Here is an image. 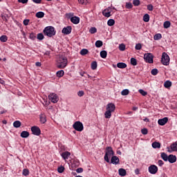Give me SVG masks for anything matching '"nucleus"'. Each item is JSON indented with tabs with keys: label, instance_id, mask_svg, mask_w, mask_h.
<instances>
[{
	"label": "nucleus",
	"instance_id": "obj_58",
	"mask_svg": "<svg viewBox=\"0 0 177 177\" xmlns=\"http://www.w3.org/2000/svg\"><path fill=\"white\" fill-rule=\"evenodd\" d=\"M20 3H28V0H18Z\"/></svg>",
	"mask_w": 177,
	"mask_h": 177
},
{
	"label": "nucleus",
	"instance_id": "obj_47",
	"mask_svg": "<svg viewBox=\"0 0 177 177\" xmlns=\"http://www.w3.org/2000/svg\"><path fill=\"white\" fill-rule=\"evenodd\" d=\"M126 8L127 9H132V8H133V5H132V3L131 2L126 3Z\"/></svg>",
	"mask_w": 177,
	"mask_h": 177
},
{
	"label": "nucleus",
	"instance_id": "obj_4",
	"mask_svg": "<svg viewBox=\"0 0 177 177\" xmlns=\"http://www.w3.org/2000/svg\"><path fill=\"white\" fill-rule=\"evenodd\" d=\"M67 66V59L64 58V57H60L58 59V68H65Z\"/></svg>",
	"mask_w": 177,
	"mask_h": 177
},
{
	"label": "nucleus",
	"instance_id": "obj_38",
	"mask_svg": "<svg viewBox=\"0 0 177 177\" xmlns=\"http://www.w3.org/2000/svg\"><path fill=\"white\" fill-rule=\"evenodd\" d=\"M91 68L93 70H96V68H97V62H96V61L91 63Z\"/></svg>",
	"mask_w": 177,
	"mask_h": 177
},
{
	"label": "nucleus",
	"instance_id": "obj_23",
	"mask_svg": "<svg viewBox=\"0 0 177 177\" xmlns=\"http://www.w3.org/2000/svg\"><path fill=\"white\" fill-rule=\"evenodd\" d=\"M160 157L163 161H168L169 156L165 152L161 153Z\"/></svg>",
	"mask_w": 177,
	"mask_h": 177
},
{
	"label": "nucleus",
	"instance_id": "obj_63",
	"mask_svg": "<svg viewBox=\"0 0 177 177\" xmlns=\"http://www.w3.org/2000/svg\"><path fill=\"white\" fill-rule=\"evenodd\" d=\"M85 1H86V0H78V2L81 5H84V3H85Z\"/></svg>",
	"mask_w": 177,
	"mask_h": 177
},
{
	"label": "nucleus",
	"instance_id": "obj_46",
	"mask_svg": "<svg viewBox=\"0 0 177 177\" xmlns=\"http://www.w3.org/2000/svg\"><path fill=\"white\" fill-rule=\"evenodd\" d=\"M133 5L134 6H139V5H140V0H133Z\"/></svg>",
	"mask_w": 177,
	"mask_h": 177
},
{
	"label": "nucleus",
	"instance_id": "obj_8",
	"mask_svg": "<svg viewBox=\"0 0 177 177\" xmlns=\"http://www.w3.org/2000/svg\"><path fill=\"white\" fill-rule=\"evenodd\" d=\"M111 12H113V8L108 7L102 11V15L104 17H110L111 16Z\"/></svg>",
	"mask_w": 177,
	"mask_h": 177
},
{
	"label": "nucleus",
	"instance_id": "obj_11",
	"mask_svg": "<svg viewBox=\"0 0 177 177\" xmlns=\"http://www.w3.org/2000/svg\"><path fill=\"white\" fill-rule=\"evenodd\" d=\"M73 28L71 26H67L66 28H64L62 30V34L65 35H68V34H71V31Z\"/></svg>",
	"mask_w": 177,
	"mask_h": 177
},
{
	"label": "nucleus",
	"instance_id": "obj_43",
	"mask_svg": "<svg viewBox=\"0 0 177 177\" xmlns=\"http://www.w3.org/2000/svg\"><path fill=\"white\" fill-rule=\"evenodd\" d=\"M147 10H149V12H153V10H154V6H153V5L151 4H149L147 6Z\"/></svg>",
	"mask_w": 177,
	"mask_h": 177
},
{
	"label": "nucleus",
	"instance_id": "obj_5",
	"mask_svg": "<svg viewBox=\"0 0 177 177\" xmlns=\"http://www.w3.org/2000/svg\"><path fill=\"white\" fill-rule=\"evenodd\" d=\"M73 128L78 132H82L84 131V124H82V122L77 121L73 124Z\"/></svg>",
	"mask_w": 177,
	"mask_h": 177
},
{
	"label": "nucleus",
	"instance_id": "obj_34",
	"mask_svg": "<svg viewBox=\"0 0 177 177\" xmlns=\"http://www.w3.org/2000/svg\"><path fill=\"white\" fill-rule=\"evenodd\" d=\"M114 24H115V21H114V19H111L108 20L107 25L109 26V27H112V26H114Z\"/></svg>",
	"mask_w": 177,
	"mask_h": 177
},
{
	"label": "nucleus",
	"instance_id": "obj_35",
	"mask_svg": "<svg viewBox=\"0 0 177 177\" xmlns=\"http://www.w3.org/2000/svg\"><path fill=\"white\" fill-rule=\"evenodd\" d=\"M100 56L102 59H106L107 57V51L102 50L100 52Z\"/></svg>",
	"mask_w": 177,
	"mask_h": 177
},
{
	"label": "nucleus",
	"instance_id": "obj_22",
	"mask_svg": "<svg viewBox=\"0 0 177 177\" xmlns=\"http://www.w3.org/2000/svg\"><path fill=\"white\" fill-rule=\"evenodd\" d=\"M30 136V133L27 131H24L21 133V138H28Z\"/></svg>",
	"mask_w": 177,
	"mask_h": 177
},
{
	"label": "nucleus",
	"instance_id": "obj_56",
	"mask_svg": "<svg viewBox=\"0 0 177 177\" xmlns=\"http://www.w3.org/2000/svg\"><path fill=\"white\" fill-rule=\"evenodd\" d=\"M158 164L159 167H162V165H164V162L162 160H159L158 161Z\"/></svg>",
	"mask_w": 177,
	"mask_h": 177
},
{
	"label": "nucleus",
	"instance_id": "obj_51",
	"mask_svg": "<svg viewBox=\"0 0 177 177\" xmlns=\"http://www.w3.org/2000/svg\"><path fill=\"white\" fill-rule=\"evenodd\" d=\"M141 133H142V135H147V133H149V131L147 129H142L141 130Z\"/></svg>",
	"mask_w": 177,
	"mask_h": 177
},
{
	"label": "nucleus",
	"instance_id": "obj_24",
	"mask_svg": "<svg viewBox=\"0 0 177 177\" xmlns=\"http://www.w3.org/2000/svg\"><path fill=\"white\" fill-rule=\"evenodd\" d=\"M170 149L172 151H177V141L171 145Z\"/></svg>",
	"mask_w": 177,
	"mask_h": 177
},
{
	"label": "nucleus",
	"instance_id": "obj_6",
	"mask_svg": "<svg viewBox=\"0 0 177 177\" xmlns=\"http://www.w3.org/2000/svg\"><path fill=\"white\" fill-rule=\"evenodd\" d=\"M148 171L149 174H151L152 175H156V173L158 172V167L155 165H151L149 167Z\"/></svg>",
	"mask_w": 177,
	"mask_h": 177
},
{
	"label": "nucleus",
	"instance_id": "obj_12",
	"mask_svg": "<svg viewBox=\"0 0 177 177\" xmlns=\"http://www.w3.org/2000/svg\"><path fill=\"white\" fill-rule=\"evenodd\" d=\"M106 110L111 111V113H114L115 110V105L113 103H109L106 105Z\"/></svg>",
	"mask_w": 177,
	"mask_h": 177
},
{
	"label": "nucleus",
	"instance_id": "obj_37",
	"mask_svg": "<svg viewBox=\"0 0 177 177\" xmlns=\"http://www.w3.org/2000/svg\"><path fill=\"white\" fill-rule=\"evenodd\" d=\"M22 174L24 176H28V175H30V170H28V169H24L22 171Z\"/></svg>",
	"mask_w": 177,
	"mask_h": 177
},
{
	"label": "nucleus",
	"instance_id": "obj_21",
	"mask_svg": "<svg viewBox=\"0 0 177 177\" xmlns=\"http://www.w3.org/2000/svg\"><path fill=\"white\" fill-rule=\"evenodd\" d=\"M142 20L145 23H149L150 21V15L149 14L144 15Z\"/></svg>",
	"mask_w": 177,
	"mask_h": 177
},
{
	"label": "nucleus",
	"instance_id": "obj_55",
	"mask_svg": "<svg viewBox=\"0 0 177 177\" xmlns=\"http://www.w3.org/2000/svg\"><path fill=\"white\" fill-rule=\"evenodd\" d=\"M77 95H78V96H80V97H82V96H84V91H80L77 93Z\"/></svg>",
	"mask_w": 177,
	"mask_h": 177
},
{
	"label": "nucleus",
	"instance_id": "obj_1",
	"mask_svg": "<svg viewBox=\"0 0 177 177\" xmlns=\"http://www.w3.org/2000/svg\"><path fill=\"white\" fill-rule=\"evenodd\" d=\"M43 32L44 35H46L47 37H49L50 38L53 37L54 35H56V30H55V28L53 26H47L46 27Z\"/></svg>",
	"mask_w": 177,
	"mask_h": 177
},
{
	"label": "nucleus",
	"instance_id": "obj_45",
	"mask_svg": "<svg viewBox=\"0 0 177 177\" xmlns=\"http://www.w3.org/2000/svg\"><path fill=\"white\" fill-rule=\"evenodd\" d=\"M29 37H30V39H32V41H34L37 38V36L35 33L32 32L30 34Z\"/></svg>",
	"mask_w": 177,
	"mask_h": 177
},
{
	"label": "nucleus",
	"instance_id": "obj_27",
	"mask_svg": "<svg viewBox=\"0 0 177 177\" xmlns=\"http://www.w3.org/2000/svg\"><path fill=\"white\" fill-rule=\"evenodd\" d=\"M14 128H20L21 127V122L19 120H16L13 122Z\"/></svg>",
	"mask_w": 177,
	"mask_h": 177
},
{
	"label": "nucleus",
	"instance_id": "obj_44",
	"mask_svg": "<svg viewBox=\"0 0 177 177\" xmlns=\"http://www.w3.org/2000/svg\"><path fill=\"white\" fill-rule=\"evenodd\" d=\"M44 38L45 37L44 36V34L42 33L37 34V39H39V41H42V39H44Z\"/></svg>",
	"mask_w": 177,
	"mask_h": 177
},
{
	"label": "nucleus",
	"instance_id": "obj_26",
	"mask_svg": "<svg viewBox=\"0 0 177 177\" xmlns=\"http://www.w3.org/2000/svg\"><path fill=\"white\" fill-rule=\"evenodd\" d=\"M152 147L153 149H160L161 147V144L158 142H154L152 143Z\"/></svg>",
	"mask_w": 177,
	"mask_h": 177
},
{
	"label": "nucleus",
	"instance_id": "obj_53",
	"mask_svg": "<svg viewBox=\"0 0 177 177\" xmlns=\"http://www.w3.org/2000/svg\"><path fill=\"white\" fill-rule=\"evenodd\" d=\"M139 93L142 95V96H146L147 95V92L145 91L144 90L140 89Z\"/></svg>",
	"mask_w": 177,
	"mask_h": 177
},
{
	"label": "nucleus",
	"instance_id": "obj_14",
	"mask_svg": "<svg viewBox=\"0 0 177 177\" xmlns=\"http://www.w3.org/2000/svg\"><path fill=\"white\" fill-rule=\"evenodd\" d=\"M167 161H169L170 164H174V162H176V156L172 154L169 155Z\"/></svg>",
	"mask_w": 177,
	"mask_h": 177
},
{
	"label": "nucleus",
	"instance_id": "obj_36",
	"mask_svg": "<svg viewBox=\"0 0 177 177\" xmlns=\"http://www.w3.org/2000/svg\"><path fill=\"white\" fill-rule=\"evenodd\" d=\"M164 28H169L171 27V22L169 21H166L163 24Z\"/></svg>",
	"mask_w": 177,
	"mask_h": 177
},
{
	"label": "nucleus",
	"instance_id": "obj_3",
	"mask_svg": "<svg viewBox=\"0 0 177 177\" xmlns=\"http://www.w3.org/2000/svg\"><path fill=\"white\" fill-rule=\"evenodd\" d=\"M170 60L171 59L169 58V55H168L167 53H162L161 63L163 66H169Z\"/></svg>",
	"mask_w": 177,
	"mask_h": 177
},
{
	"label": "nucleus",
	"instance_id": "obj_30",
	"mask_svg": "<svg viewBox=\"0 0 177 177\" xmlns=\"http://www.w3.org/2000/svg\"><path fill=\"white\" fill-rule=\"evenodd\" d=\"M96 48H102L103 46V41L102 40H97L95 41Z\"/></svg>",
	"mask_w": 177,
	"mask_h": 177
},
{
	"label": "nucleus",
	"instance_id": "obj_64",
	"mask_svg": "<svg viewBox=\"0 0 177 177\" xmlns=\"http://www.w3.org/2000/svg\"><path fill=\"white\" fill-rule=\"evenodd\" d=\"M84 74H86L85 72H80V75H81V77H86L84 75Z\"/></svg>",
	"mask_w": 177,
	"mask_h": 177
},
{
	"label": "nucleus",
	"instance_id": "obj_60",
	"mask_svg": "<svg viewBox=\"0 0 177 177\" xmlns=\"http://www.w3.org/2000/svg\"><path fill=\"white\" fill-rule=\"evenodd\" d=\"M66 16L67 17H69L71 19V17H73V16H74V14L73 13H68V14H66Z\"/></svg>",
	"mask_w": 177,
	"mask_h": 177
},
{
	"label": "nucleus",
	"instance_id": "obj_9",
	"mask_svg": "<svg viewBox=\"0 0 177 177\" xmlns=\"http://www.w3.org/2000/svg\"><path fill=\"white\" fill-rule=\"evenodd\" d=\"M48 99L52 102V103H57V102H59V97H57V95L55 93H50L48 95Z\"/></svg>",
	"mask_w": 177,
	"mask_h": 177
},
{
	"label": "nucleus",
	"instance_id": "obj_52",
	"mask_svg": "<svg viewBox=\"0 0 177 177\" xmlns=\"http://www.w3.org/2000/svg\"><path fill=\"white\" fill-rule=\"evenodd\" d=\"M136 50H140V49H142V44H137L136 45Z\"/></svg>",
	"mask_w": 177,
	"mask_h": 177
},
{
	"label": "nucleus",
	"instance_id": "obj_31",
	"mask_svg": "<svg viewBox=\"0 0 177 177\" xmlns=\"http://www.w3.org/2000/svg\"><path fill=\"white\" fill-rule=\"evenodd\" d=\"M44 16H45V13L44 12H38L36 13V17H37V19H42Z\"/></svg>",
	"mask_w": 177,
	"mask_h": 177
},
{
	"label": "nucleus",
	"instance_id": "obj_61",
	"mask_svg": "<svg viewBox=\"0 0 177 177\" xmlns=\"http://www.w3.org/2000/svg\"><path fill=\"white\" fill-rule=\"evenodd\" d=\"M1 19H3V20H6V21H8V19H6V16L1 14Z\"/></svg>",
	"mask_w": 177,
	"mask_h": 177
},
{
	"label": "nucleus",
	"instance_id": "obj_50",
	"mask_svg": "<svg viewBox=\"0 0 177 177\" xmlns=\"http://www.w3.org/2000/svg\"><path fill=\"white\" fill-rule=\"evenodd\" d=\"M119 50H120L121 51L125 50V44H121L120 45H119Z\"/></svg>",
	"mask_w": 177,
	"mask_h": 177
},
{
	"label": "nucleus",
	"instance_id": "obj_32",
	"mask_svg": "<svg viewBox=\"0 0 177 177\" xmlns=\"http://www.w3.org/2000/svg\"><path fill=\"white\" fill-rule=\"evenodd\" d=\"M162 38V35H161V33H158L153 36V39L155 41H158L159 39H161Z\"/></svg>",
	"mask_w": 177,
	"mask_h": 177
},
{
	"label": "nucleus",
	"instance_id": "obj_16",
	"mask_svg": "<svg viewBox=\"0 0 177 177\" xmlns=\"http://www.w3.org/2000/svg\"><path fill=\"white\" fill-rule=\"evenodd\" d=\"M71 21L73 24H80V17L77 16H74L71 17Z\"/></svg>",
	"mask_w": 177,
	"mask_h": 177
},
{
	"label": "nucleus",
	"instance_id": "obj_54",
	"mask_svg": "<svg viewBox=\"0 0 177 177\" xmlns=\"http://www.w3.org/2000/svg\"><path fill=\"white\" fill-rule=\"evenodd\" d=\"M76 172L77 174H81V173L84 172V169H82V167L77 168L76 169Z\"/></svg>",
	"mask_w": 177,
	"mask_h": 177
},
{
	"label": "nucleus",
	"instance_id": "obj_41",
	"mask_svg": "<svg viewBox=\"0 0 177 177\" xmlns=\"http://www.w3.org/2000/svg\"><path fill=\"white\" fill-rule=\"evenodd\" d=\"M0 41L1 42H6V41H8V36L6 35H2L1 37H0Z\"/></svg>",
	"mask_w": 177,
	"mask_h": 177
},
{
	"label": "nucleus",
	"instance_id": "obj_17",
	"mask_svg": "<svg viewBox=\"0 0 177 177\" xmlns=\"http://www.w3.org/2000/svg\"><path fill=\"white\" fill-rule=\"evenodd\" d=\"M71 156V153L68 151H65L62 153V157L64 160H68V157Z\"/></svg>",
	"mask_w": 177,
	"mask_h": 177
},
{
	"label": "nucleus",
	"instance_id": "obj_18",
	"mask_svg": "<svg viewBox=\"0 0 177 177\" xmlns=\"http://www.w3.org/2000/svg\"><path fill=\"white\" fill-rule=\"evenodd\" d=\"M41 124H45L46 122V115L45 113H41L39 116Z\"/></svg>",
	"mask_w": 177,
	"mask_h": 177
},
{
	"label": "nucleus",
	"instance_id": "obj_20",
	"mask_svg": "<svg viewBox=\"0 0 177 177\" xmlns=\"http://www.w3.org/2000/svg\"><path fill=\"white\" fill-rule=\"evenodd\" d=\"M118 172L120 176H125V175H127V170H125V169L120 168L119 169Z\"/></svg>",
	"mask_w": 177,
	"mask_h": 177
},
{
	"label": "nucleus",
	"instance_id": "obj_13",
	"mask_svg": "<svg viewBox=\"0 0 177 177\" xmlns=\"http://www.w3.org/2000/svg\"><path fill=\"white\" fill-rule=\"evenodd\" d=\"M111 163L113 164V165L120 164V158H118L117 156H112L111 159Z\"/></svg>",
	"mask_w": 177,
	"mask_h": 177
},
{
	"label": "nucleus",
	"instance_id": "obj_25",
	"mask_svg": "<svg viewBox=\"0 0 177 177\" xmlns=\"http://www.w3.org/2000/svg\"><path fill=\"white\" fill-rule=\"evenodd\" d=\"M117 67L118 68H127V64L123 62H119L117 64Z\"/></svg>",
	"mask_w": 177,
	"mask_h": 177
},
{
	"label": "nucleus",
	"instance_id": "obj_2",
	"mask_svg": "<svg viewBox=\"0 0 177 177\" xmlns=\"http://www.w3.org/2000/svg\"><path fill=\"white\" fill-rule=\"evenodd\" d=\"M112 156H114V151H113V148H111V147H107L105 149L104 160L106 162H110V158H111Z\"/></svg>",
	"mask_w": 177,
	"mask_h": 177
},
{
	"label": "nucleus",
	"instance_id": "obj_19",
	"mask_svg": "<svg viewBox=\"0 0 177 177\" xmlns=\"http://www.w3.org/2000/svg\"><path fill=\"white\" fill-rule=\"evenodd\" d=\"M165 88H167V89L171 88L172 86V82L169 80H167L164 83Z\"/></svg>",
	"mask_w": 177,
	"mask_h": 177
},
{
	"label": "nucleus",
	"instance_id": "obj_57",
	"mask_svg": "<svg viewBox=\"0 0 177 177\" xmlns=\"http://www.w3.org/2000/svg\"><path fill=\"white\" fill-rule=\"evenodd\" d=\"M28 23H30V20L29 19H24V26H28Z\"/></svg>",
	"mask_w": 177,
	"mask_h": 177
},
{
	"label": "nucleus",
	"instance_id": "obj_62",
	"mask_svg": "<svg viewBox=\"0 0 177 177\" xmlns=\"http://www.w3.org/2000/svg\"><path fill=\"white\" fill-rule=\"evenodd\" d=\"M0 84H1V85H5V80L1 77H0Z\"/></svg>",
	"mask_w": 177,
	"mask_h": 177
},
{
	"label": "nucleus",
	"instance_id": "obj_39",
	"mask_svg": "<svg viewBox=\"0 0 177 177\" xmlns=\"http://www.w3.org/2000/svg\"><path fill=\"white\" fill-rule=\"evenodd\" d=\"M111 113L110 111H107L105 112L104 115L105 118H111Z\"/></svg>",
	"mask_w": 177,
	"mask_h": 177
},
{
	"label": "nucleus",
	"instance_id": "obj_10",
	"mask_svg": "<svg viewBox=\"0 0 177 177\" xmlns=\"http://www.w3.org/2000/svg\"><path fill=\"white\" fill-rule=\"evenodd\" d=\"M144 59L147 63L151 64L153 63V55L151 53L145 54Z\"/></svg>",
	"mask_w": 177,
	"mask_h": 177
},
{
	"label": "nucleus",
	"instance_id": "obj_42",
	"mask_svg": "<svg viewBox=\"0 0 177 177\" xmlns=\"http://www.w3.org/2000/svg\"><path fill=\"white\" fill-rule=\"evenodd\" d=\"M151 74L152 75H157L158 74V69H157V68L152 69L151 71Z\"/></svg>",
	"mask_w": 177,
	"mask_h": 177
},
{
	"label": "nucleus",
	"instance_id": "obj_33",
	"mask_svg": "<svg viewBox=\"0 0 177 177\" xmlns=\"http://www.w3.org/2000/svg\"><path fill=\"white\" fill-rule=\"evenodd\" d=\"M130 62H131V64L132 66H137L138 65V60H136V59L134 58V57H131V59H130Z\"/></svg>",
	"mask_w": 177,
	"mask_h": 177
},
{
	"label": "nucleus",
	"instance_id": "obj_49",
	"mask_svg": "<svg viewBox=\"0 0 177 177\" xmlns=\"http://www.w3.org/2000/svg\"><path fill=\"white\" fill-rule=\"evenodd\" d=\"M57 171H58L59 174H63V172H64V167L61 166V167H58Z\"/></svg>",
	"mask_w": 177,
	"mask_h": 177
},
{
	"label": "nucleus",
	"instance_id": "obj_48",
	"mask_svg": "<svg viewBox=\"0 0 177 177\" xmlns=\"http://www.w3.org/2000/svg\"><path fill=\"white\" fill-rule=\"evenodd\" d=\"M90 32L91 34H95V32H97V29H96L95 27H92L90 29Z\"/></svg>",
	"mask_w": 177,
	"mask_h": 177
},
{
	"label": "nucleus",
	"instance_id": "obj_28",
	"mask_svg": "<svg viewBox=\"0 0 177 177\" xmlns=\"http://www.w3.org/2000/svg\"><path fill=\"white\" fill-rule=\"evenodd\" d=\"M63 75H64V71H63V70L58 71L56 73V76L58 77V78H62V77H63Z\"/></svg>",
	"mask_w": 177,
	"mask_h": 177
},
{
	"label": "nucleus",
	"instance_id": "obj_59",
	"mask_svg": "<svg viewBox=\"0 0 177 177\" xmlns=\"http://www.w3.org/2000/svg\"><path fill=\"white\" fill-rule=\"evenodd\" d=\"M32 1L35 3H41V2H42V0H32Z\"/></svg>",
	"mask_w": 177,
	"mask_h": 177
},
{
	"label": "nucleus",
	"instance_id": "obj_40",
	"mask_svg": "<svg viewBox=\"0 0 177 177\" xmlns=\"http://www.w3.org/2000/svg\"><path fill=\"white\" fill-rule=\"evenodd\" d=\"M121 95H122V96H127V95H129V90H128V89H124V90L122 91Z\"/></svg>",
	"mask_w": 177,
	"mask_h": 177
},
{
	"label": "nucleus",
	"instance_id": "obj_7",
	"mask_svg": "<svg viewBox=\"0 0 177 177\" xmlns=\"http://www.w3.org/2000/svg\"><path fill=\"white\" fill-rule=\"evenodd\" d=\"M31 131L32 135H35V136H39V135H41V129L37 126L32 127Z\"/></svg>",
	"mask_w": 177,
	"mask_h": 177
},
{
	"label": "nucleus",
	"instance_id": "obj_15",
	"mask_svg": "<svg viewBox=\"0 0 177 177\" xmlns=\"http://www.w3.org/2000/svg\"><path fill=\"white\" fill-rule=\"evenodd\" d=\"M168 122V118H163L162 119H159L158 121V124L161 126L165 125Z\"/></svg>",
	"mask_w": 177,
	"mask_h": 177
},
{
	"label": "nucleus",
	"instance_id": "obj_29",
	"mask_svg": "<svg viewBox=\"0 0 177 177\" xmlns=\"http://www.w3.org/2000/svg\"><path fill=\"white\" fill-rule=\"evenodd\" d=\"M80 53L82 56H85V55H88V53H89V51L86 48H83L80 50Z\"/></svg>",
	"mask_w": 177,
	"mask_h": 177
}]
</instances>
